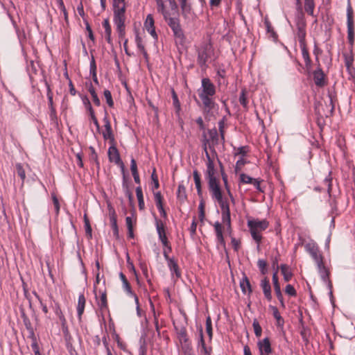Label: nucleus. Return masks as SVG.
I'll return each mask as SVG.
<instances>
[{
	"label": "nucleus",
	"mask_w": 355,
	"mask_h": 355,
	"mask_svg": "<svg viewBox=\"0 0 355 355\" xmlns=\"http://www.w3.org/2000/svg\"><path fill=\"white\" fill-rule=\"evenodd\" d=\"M216 94V87L209 78L202 79L201 87L198 89V94L202 101L205 111L209 112L217 106L213 99Z\"/></svg>",
	"instance_id": "nucleus-1"
},
{
	"label": "nucleus",
	"mask_w": 355,
	"mask_h": 355,
	"mask_svg": "<svg viewBox=\"0 0 355 355\" xmlns=\"http://www.w3.org/2000/svg\"><path fill=\"white\" fill-rule=\"evenodd\" d=\"M214 54V50L210 42H203L198 49V63L201 67H206L207 62Z\"/></svg>",
	"instance_id": "nucleus-2"
},
{
	"label": "nucleus",
	"mask_w": 355,
	"mask_h": 355,
	"mask_svg": "<svg viewBox=\"0 0 355 355\" xmlns=\"http://www.w3.org/2000/svg\"><path fill=\"white\" fill-rule=\"evenodd\" d=\"M113 10H114V22H124L125 21V2L122 1H114L113 2Z\"/></svg>",
	"instance_id": "nucleus-3"
},
{
	"label": "nucleus",
	"mask_w": 355,
	"mask_h": 355,
	"mask_svg": "<svg viewBox=\"0 0 355 355\" xmlns=\"http://www.w3.org/2000/svg\"><path fill=\"white\" fill-rule=\"evenodd\" d=\"M318 269L319 271V273L320 275V277L322 279V281L327 284V287L329 289V295L331 297L333 296L332 293V283L329 280V270L325 267L323 262L321 263L317 264Z\"/></svg>",
	"instance_id": "nucleus-4"
},
{
	"label": "nucleus",
	"mask_w": 355,
	"mask_h": 355,
	"mask_svg": "<svg viewBox=\"0 0 355 355\" xmlns=\"http://www.w3.org/2000/svg\"><path fill=\"white\" fill-rule=\"evenodd\" d=\"M171 28L173 35L175 38V42L177 44L184 45L185 43L186 37L184 36L183 30L180 26V24H168Z\"/></svg>",
	"instance_id": "nucleus-5"
},
{
	"label": "nucleus",
	"mask_w": 355,
	"mask_h": 355,
	"mask_svg": "<svg viewBox=\"0 0 355 355\" xmlns=\"http://www.w3.org/2000/svg\"><path fill=\"white\" fill-rule=\"evenodd\" d=\"M269 223L266 220L253 219L248 221L249 229H254L256 231H263L268 227Z\"/></svg>",
	"instance_id": "nucleus-6"
},
{
	"label": "nucleus",
	"mask_w": 355,
	"mask_h": 355,
	"mask_svg": "<svg viewBox=\"0 0 355 355\" xmlns=\"http://www.w3.org/2000/svg\"><path fill=\"white\" fill-rule=\"evenodd\" d=\"M208 134H209V136L210 138L209 139L210 140V141L211 143V144H209V149H210L211 152L212 153L213 155L217 157V153L214 148V146L216 145H218L219 143V136H218V131H217L216 128H214L209 130Z\"/></svg>",
	"instance_id": "nucleus-7"
},
{
	"label": "nucleus",
	"mask_w": 355,
	"mask_h": 355,
	"mask_svg": "<svg viewBox=\"0 0 355 355\" xmlns=\"http://www.w3.org/2000/svg\"><path fill=\"white\" fill-rule=\"evenodd\" d=\"M272 283H273V286H274V290H275V294L277 295V299L279 300L280 304H281V306L282 307H285V304H284V298H283V295H282V291H281V287H280V284H279V278H278V276H277V271H275V272H273L272 274Z\"/></svg>",
	"instance_id": "nucleus-8"
},
{
	"label": "nucleus",
	"mask_w": 355,
	"mask_h": 355,
	"mask_svg": "<svg viewBox=\"0 0 355 355\" xmlns=\"http://www.w3.org/2000/svg\"><path fill=\"white\" fill-rule=\"evenodd\" d=\"M103 122L105 123V130L103 132V137L105 140H110L111 143H114V137L112 130L111 124L110 120L107 116V113H105V116L103 118Z\"/></svg>",
	"instance_id": "nucleus-9"
},
{
	"label": "nucleus",
	"mask_w": 355,
	"mask_h": 355,
	"mask_svg": "<svg viewBox=\"0 0 355 355\" xmlns=\"http://www.w3.org/2000/svg\"><path fill=\"white\" fill-rule=\"evenodd\" d=\"M306 249L314 259L316 265L323 262L322 257L319 253V250L317 246L311 244H307L306 245Z\"/></svg>",
	"instance_id": "nucleus-10"
},
{
	"label": "nucleus",
	"mask_w": 355,
	"mask_h": 355,
	"mask_svg": "<svg viewBox=\"0 0 355 355\" xmlns=\"http://www.w3.org/2000/svg\"><path fill=\"white\" fill-rule=\"evenodd\" d=\"M257 345L260 355H264V353L268 355L272 352V347L268 338H265L262 340L259 341Z\"/></svg>",
	"instance_id": "nucleus-11"
},
{
	"label": "nucleus",
	"mask_w": 355,
	"mask_h": 355,
	"mask_svg": "<svg viewBox=\"0 0 355 355\" xmlns=\"http://www.w3.org/2000/svg\"><path fill=\"white\" fill-rule=\"evenodd\" d=\"M83 101L84 105L86 107V109L88 110L91 119L94 122V125L96 126L98 131H99V130H100L99 123H98V120L95 116L94 110L92 107V105H91V103H90L89 98L87 96H84V98H83Z\"/></svg>",
	"instance_id": "nucleus-12"
},
{
	"label": "nucleus",
	"mask_w": 355,
	"mask_h": 355,
	"mask_svg": "<svg viewBox=\"0 0 355 355\" xmlns=\"http://www.w3.org/2000/svg\"><path fill=\"white\" fill-rule=\"evenodd\" d=\"M261 287L265 297L270 301L272 300L271 286L268 277L263 278L261 282Z\"/></svg>",
	"instance_id": "nucleus-13"
},
{
	"label": "nucleus",
	"mask_w": 355,
	"mask_h": 355,
	"mask_svg": "<svg viewBox=\"0 0 355 355\" xmlns=\"http://www.w3.org/2000/svg\"><path fill=\"white\" fill-rule=\"evenodd\" d=\"M110 223L112 225V228L113 230L114 236L118 239L119 238V227L117 225V220L116 213L114 209L110 208L109 210Z\"/></svg>",
	"instance_id": "nucleus-14"
},
{
	"label": "nucleus",
	"mask_w": 355,
	"mask_h": 355,
	"mask_svg": "<svg viewBox=\"0 0 355 355\" xmlns=\"http://www.w3.org/2000/svg\"><path fill=\"white\" fill-rule=\"evenodd\" d=\"M313 80L318 87H323L325 85L324 74L320 68L313 71Z\"/></svg>",
	"instance_id": "nucleus-15"
},
{
	"label": "nucleus",
	"mask_w": 355,
	"mask_h": 355,
	"mask_svg": "<svg viewBox=\"0 0 355 355\" xmlns=\"http://www.w3.org/2000/svg\"><path fill=\"white\" fill-rule=\"evenodd\" d=\"M297 37L300 42V46H303L306 44L305 37H306V30H305V24H298L297 31Z\"/></svg>",
	"instance_id": "nucleus-16"
},
{
	"label": "nucleus",
	"mask_w": 355,
	"mask_h": 355,
	"mask_svg": "<svg viewBox=\"0 0 355 355\" xmlns=\"http://www.w3.org/2000/svg\"><path fill=\"white\" fill-rule=\"evenodd\" d=\"M243 277L240 282V287L243 294H246L247 292L250 295L252 292V287L248 277L245 273L243 274Z\"/></svg>",
	"instance_id": "nucleus-17"
},
{
	"label": "nucleus",
	"mask_w": 355,
	"mask_h": 355,
	"mask_svg": "<svg viewBox=\"0 0 355 355\" xmlns=\"http://www.w3.org/2000/svg\"><path fill=\"white\" fill-rule=\"evenodd\" d=\"M85 297L83 294H80L78 297V302L77 306V313L79 320H81L82 315L84 312L85 306Z\"/></svg>",
	"instance_id": "nucleus-18"
},
{
	"label": "nucleus",
	"mask_w": 355,
	"mask_h": 355,
	"mask_svg": "<svg viewBox=\"0 0 355 355\" xmlns=\"http://www.w3.org/2000/svg\"><path fill=\"white\" fill-rule=\"evenodd\" d=\"M168 266L172 274H175L177 278L181 277V272L179 269V266L175 259L173 258L167 261Z\"/></svg>",
	"instance_id": "nucleus-19"
},
{
	"label": "nucleus",
	"mask_w": 355,
	"mask_h": 355,
	"mask_svg": "<svg viewBox=\"0 0 355 355\" xmlns=\"http://www.w3.org/2000/svg\"><path fill=\"white\" fill-rule=\"evenodd\" d=\"M193 179L196 184V187L197 189L198 196L199 198H202V186H201V180H200V175L198 171L195 170L193 173Z\"/></svg>",
	"instance_id": "nucleus-20"
},
{
	"label": "nucleus",
	"mask_w": 355,
	"mask_h": 355,
	"mask_svg": "<svg viewBox=\"0 0 355 355\" xmlns=\"http://www.w3.org/2000/svg\"><path fill=\"white\" fill-rule=\"evenodd\" d=\"M21 312V316L23 319L24 324L26 328V329L28 331L29 334H33V328L32 327V324L31 322V320L26 315V314L24 312V310L23 309H20Z\"/></svg>",
	"instance_id": "nucleus-21"
},
{
	"label": "nucleus",
	"mask_w": 355,
	"mask_h": 355,
	"mask_svg": "<svg viewBox=\"0 0 355 355\" xmlns=\"http://www.w3.org/2000/svg\"><path fill=\"white\" fill-rule=\"evenodd\" d=\"M177 198L180 202H184L187 198L186 188L182 184H180L178 186Z\"/></svg>",
	"instance_id": "nucleus-22"
},
{
	"label": "nucleus",
	"mask_w": 355,
	"mask_h": 355,
	"mask_svg": "<svg viewBox=\"0 0 355 355\" xmlns=\"http://www.w3.org/2000/svg\"><path fill=\"white\" fill-rule=\"evenodd\" d=\"M281 272L284 276L285 282H289L293 276L292 272L289 270V266L286 264H282L280 266Z\"/></svg>",
	"instance_id": "nucleus-23"
},
{
	"label": "nucleus",
	"mask_w": 355,
	"mask_h": 355,
	"mask_svg": "<svg viewBox=\"0 0 355 355\" xmlns=\"http://www.w3.org/2000/svg\"><path fill=\"white\" fill-rule=\"evenodd\" d=\"M119 277H120L121 280L123 282V287L124 290L127 292L128 294L133 295V292L132 291L131 286H130L129 282L128 281L126 277L125 276V275L123 272H120Z\"/></svg>",
	"instance_id": "nucleus-24"
},
{
	"label": "nucleus",
	"mask_w": 355,
	"mask_h": 355,
	"mask_svg": "<svg viewBox=\"0 0 355 355\" xmlns=\"http://www.w3.org/2000/svg\"><path fill=\"white\" fill-rule=\"evenodd\" d=\"M347 38L349 43L353 45L354 42V24H347Z\"/></svg>",
	"instance_id": "nucleus-25"
},
{
	"label": "nucleus",
	"mask_w": 355,
	"mask_h": 355,
	"mask_svg": "<svg viewBox=\"0 0 355 355\" xmlns=\"http://www.w3.org/2000/svg\"><path fill=\"white\" fill-rule=\"evenodd\" d=\"M208 181L209 189L210 191L220 188L219 182L216 177L206 178Z\"/></svg>",
	"instance_id": "nucleus-26"
},
{
	"label": "nucleus",
	"mask_w": 355,
	"mask_h": 355,
	"mask_svg": "<svg viewBox=\"0 0 355 355\" xmlns=\"http://www.w3.org/2000/svg\"><path fill=\"white\" fill-rule=\"evenodd\" d=\"M116 153L118 154V155H120L118 149L114 146H112L109 148L107 153L109 160L110 162H114V160H116V155L115 154Z\"/></svg>",
	"instance_id": "nucleus-27"
},
{
	"label": "nucleus",
	"mask_w": 355,
	"mask_h": 355,
	"mask_svg": "<svg viewBox=\"0 0 355 355\" xmlns=\"http://www.w3.org/2000/svg\"><path fill=\"white\" fill-rule=\"evenodd\" d=\"M216 169L214 168V164L207 163V170L205 172V178L216 177Z\"/></svg>",
	"instance_id": "nucleus-28"
},
{
	"label": "nucleus",
	"mask_w": 355,
	"mask_h": 355,
	"mask_svg": "<svg viewBox=\"0 0 355 355\" xmlns=\"http://www.w3.org/2000/svg\"><path fill=\"white\" fill-rule=\"evenodd\" d=\"M154 24H144V29L146 30L153 36V37L157 40V35L156 33Z\"/></svg>",
	"instance_id": "nucleus-29"
},
{
	"label": "nucleus",
	"mask_w": 355,
	"mask_h": 355,
	"mask_svg": "<svg viewBox=\"0 0 355 355\" xmlns=\"http://www.w3.org/2000/svg\"><path fill=\"white\" fill-rule=\"evenodd\" d=\"M122 185H123V188L124 189L125 196L128 198L130 204H132V202H133V196H132V192L128 189V184L126 182V177L125 175H124V181H123Z\"/></svg>",
	"instance_id": "nucleus-30"
},
{
	"label": "nucleus",
	"mask_w": 355,
	"mask_h": 355,
	"mask_svg": "<svg viewBox=\"0 0 355 355\" xmlns=\"http://www.w3.org/2000/svg\"><path fill=\"white\" fill-rule=\"evenodd\" d=\"M222 211V216L230 214V205L227 200H223L218 202Z\"/></svg>",
	"instance_id": "nucleus-31"
},
{
	"label": "nucleus",
	"mask_w": 355,
	"mask_h": 355,
	"mask_svg": "<svg viewBox=\"0 0 355 355\" xmlns=\"http://www.w3.org/2000/svg\"><path fill=\"white\" fill-rule=\"evenodd\" d=\"M266 28L267 30V33L269 34V37H271L274 42H277L278 35L274 31V28L271 26V24H266Z\"/></svg>",
	"instance_id": "nucleus-32"
},
{
	"label": "nucleus",
	"mask_w": 355,
	"mask_h": 355,
	"mask_svg": "<svg viewBox=\"0 0 355 355\" xmlns=\"http://www.w3.org/2000/svg\"><path fill=\"white\" fill-rule=\"evenodd\" d=\"M304 8L307 14L313 15L314 10L313 0H305Z\"/></svg>",
	"instance_id": "nucleus-33"
},
{
	"label": "nucleus",
	"mask_w": 355,
	"mask_h": 355,
	"mask_svg": "<svg viewBox=\"0 0 355 355\" xmlns=\"http://www.w3.org/2000/svg\"><path fill=\"white\" fill-rule=\"evenodd\" d=\"M300 47L302 49V56L304 60L306 65L307 67L310 66L311 63V60L309 57V51L306 47V44L304 46H300Z\"/></svg>",
	"instance_id": "nucleus-34"
},
{
	"label": "nucleus",
	"mask_w": 355,
	"mask_h": 355,
	"mask_svg": "<svg viewBox=\"0 0 355 355\" xmlns=\"http://www.w3.org/2000/svg\"><path fill=\"white\" fill-rule=\"evenodd\" d=\"M89 92L92 97L94 104L97 106H100V105H101L100 99L98 98V97L96 93L95 89L94 88V87L92 86V84L90 85V86L89 87Z\"/></svg>",
	"instance_id": "nucleus-35"
},
{
	"label": "nucleus",
	"mask_w": 355,
	"mask_h": 355,
	"mask_svg": "<svg viewBox=\"0 0 355 355\" xmlns=\"http://www.w3.org/2000/svg\"><path fill=\"white\" fill-rule=\"evenodd\" d=\"M98 306L101 310L107 309V295L105 291L101 293Z\"/></svg>",
	"instance_id": "nucleus-36"
},
{
	"label": "nucleus",
	"mask_w": 355,
	"mask_h": 355,
	"mask_svg": "<svg viewBox=\"0 0 355 355\" xmlns=\"http://www.w3.org/2000/svg\"><path fill=\"white\" fill-rule=\"evenodd\" d=\"M84 222H85L86 235L88 236L89 239H91L92 236V227L89 223V220L86 214L84 216Z\"/></svg>",
	"instance_id": "nucleus-37"
},
{
	"label": "nucleus",
	"mask_w": 355,
	"mask_h": 355,
	"mask_svg": "<svg viewBox=\"0 0 355 355\" xmlns=\"http://www.w3.org/2000/svg\"><path fill=\"white\" fill-rule=\"evenodd\" d=\"M104 28H105V38L107 42L112 44V38H111V33H112V28L110 26V24H103Z\"/></svg>",
	"instance_id": "nucleus-38"
},
{
	"label": "nucleus",
	"mask_w": 355,
	"mask_h": 355,
	"mask_svg": "<svg viewBox=\"0 0 355 355\" xmlns=\"http://www.w3.org/2000/svg\"><path fill=\"white\" fill-rule=\"evenodd\" d=\"M257 266L261 271V273L265 275L268 272L267 263L265 260L259 259L257 261Z\"/></svg>",
	"instance_id": "nucleus-39"
},
{
	"label": "nucleus",
	"mask_w": 355,
	"mask_h": 355,
	"mask_svg": "<svg viewBox=\"0 0 355 355\" xmlns=\"http://www.w3.org/2000/svg\"><path fill=\"white\" fill-rule=\"evenodd\" d=\"M172 98H173V103L175 108L176 109V112H179L180 110V103L178 100V95L176 94L175 90L172 89Z\"/></svg>",
	"instance_id": "nucleus-40"
},
{
	"label": "nucleus",
	"mask_w": 355,
	"mask_h": 355,
	"mask_svg": "<svg viewBox=\"0 0 355 355\" xmlns=\"http://www.w3.org/2000/svg\"><path fill=\"white\" fill-rule=\"evenodd\" d=\"M239 103L241 105L245 107H248V100L246 97V90L245 89H242L240 96H239Z\"/></svg>",
	"instance_id": "nucleus-41"
},
{
	"label": "nucleus",
	"mask_w": 355,
	"mask_h": 355,
	"mask_svg": "<svg viewBox=\"0 0 355 355\" xmlns=\"http://www.w3.org/2000/svg\"><path fill=\"white\" fill-rule=\"evenodd\" d=\"M252 326L254 328L255 336L259 338L261 336L262 329L257 319H254L253 320Z\"/></svg>",
	"instance_id": "nucleus-42"
},
{
	"label": "nucleus",
	"mask_w": 355,
	"mask_h": 355,
	"mask_svg": "<svg viewBox=\"0 0 355 355\" xmlns=\"http://www.w3.org/2000/svg\"><path fill=\"white\" fill-rule=\"evenodd\" d=\"M347 22H354L353 19V9L350 3V0H348L347 8Z\"/></svg>",
	"instance_id": "nucleus-43"
},
{
	"label": "nucleus",
	"mask_w": 355,
	"mask_h": 355,
	"mask_svg": "<svg viewBox=\"0 0 355 355\" xmlns=\"http://www.w3.org/2000/svg\"><path fill=\"white\" fill-rule=\"evenodd\" d=\"M250 234L252 235V239L257 243L258 247L259 246V243L261 241L262 236L259 234V231H256L254 229H250Z\"/></svg>",
	"instance_id": "nucleus-44"
},
{
	"label": "nucleus",
	"mask_w": 355,
	"mask_h": 355,
	"mask_svg": "<svg viewBox=\"0 0 355 355\" xmlns=\"http://www.w3.org/2000/svg\"><path fill=\"white\" fill-rule=\"evenodd\" d=\"M206 331L209 337V339H211L213 333H212V324H211V320L210 316H208L206 318Z\"/></svg>",
	"instance_id": "nucleus-45"
},
{
	"label": "nucleus",
	"mask_w": 355,
	"mask_h": 355,
	"mask_svg": "<svg viewBox=\"0 0 355 355\" xmlns=\"http://www.w3.org/2000/svg\"><path fill=\"white\" fill-rule=\"evenodd\" d=\"M103 95L106 99L107 105L111 107H113L114 101L112 97L111 92L108 89H105L103 92Z\"/></svg>",
	"instance_id": "nucleus-46"
},
{
	"label": "nucleus",
	"mask_w": 355,
	"mask_h": 355,
	"mask_svg": "<svg viewBox=\"0 0 355 355\" xmlns=\"http://www.w3.org/2000/svg\"><path fill=\"white\" fill-rule=\"evenodd\" d=\"M117 33L120 39H123L125 34V24H117Z\"/></svg>",
	"instance_id": "nucleus-47"
},
{
	"label": "nucleus",
	"mask_w": 355,
	"mask_h": 355,
	"mask_svg": "<svg viewBox=\"0 0 355 355\" xmlns=\"http://www.w3.org/2000/svg\"><path fill=\"white\" fill-rule=\"evenodd\" d=\"M16 171H17V175L20 177L22 182H24L26 178V173H25V171L21 164H16Z\"/></svg>",
	"instance_id": "nucleus-48"
},
{
	"label": "nucleus",
	"mask_w": 355,
	"mask_h": 355,
	"mask_svg": "<svg viewBox=\"0 0 355 355\" xmlns=\"http://www.w3.org/2000/svg\"><path fill=\"white\" fill-rule=\"evenodd\" d=\"M212 192V197L216 198L218 202H220L221 200H224L223 198V194L220 188L214 189L211 191Z\"/></svg>",
	"instance_id": "nucleus-49"
},
{
	"label": "nucleus",
	"mask_w": 355,
	"mask_h": 355,
	"mask_svg": "<svg viewBox=\"0 0 355 355\" xmlns=\"http://www.w3.org/2000/svg\"><path fill=\"white\" fill-rule=\"evenodd\" d=\"M225 120V117H223L218 122V130L220 132V137H223V142L225 141V130H224Z\"/></svg>",
	"instance_id": "nucleus-50"
},
{
	"label": "nucleus",
	"mask_w": 355,
	"mask_h": 355,
	"mask_svg": "<svg viewBox=\"0 0 355 355\" xmlns=\"http://www.w3.org/2000/svg\"><path fill=\"white\" fill-rule=\"evenodd\" d=\"M214 227L216 238L223 236V227H222V225L220 224V223H219L218 221H216L214 223Z\"/></svg>",
	"instance_id": "nucleus-51"
},
{
	"label": "nucleus",
	"mask_w": 355,
	"mask_h": 355,
	"mask_svg": "<svg viewBox=\"0 0 355 355\" xmlns=\"http://www.w3.org/2000/svg\"><path fill=\"white\" fill-rule=\"evenodd\" d=\"M222 221L224 224L227 225V230L228 232L231 231V217L230 214H226L222 216Z\"/></svg>",
	"instance_id": "nucleus-52"
},
{
	"label": "nucleus",
	"mask_w": 355,
	"mask_h": 355,
	"mask_svg": "<svg viewBox=\"0 0 355 355\" xmlns=\"http://www.w3.org/2000/svg\"><path fill=\"white\" fill-rule=\"evenodd\" d=\"M135 34H136V38H135V40H136V43H137V48H138L140 51L144 50L145 48H144V45H143V44H142L141 38V37L139 35L138 31H137V27H136V26L135 27Z\"/></svg>",
	"instance_id": "nucleus-53"
},
{
	"label": "nucleus",
	"mask_w": 355,
	"mask_h": 355,
	"mask_svg": "<svg viewBox=\"0 0 355 355\" xmlns=\"http://www.w3.org/2000/svg\"><path fill=\"white\" fill-rule=\"evenodd\" d=\"M254 179V178H252L245 173H241L240 175V182L243 184H251L252 183Z\"/></svg>",
	"instance_id": "nucleus-54"
},
{
	"label": "nucleus",
	"mask_w": 355,
	"mask_h": 355,
	"mask_svg": "<svg viewBox=\"0 0 355 355\" xmlns=\"http://www.w3.org/2000/svg\"><path fill=\"white\" fill-rule=\"evenodd\" d=\"M156 228L158 236L165 234L164 225L160 220L156 219Z\"/></svg>",
	"instance_id": "nucleus-55"
},
{
	"label": "nucleus",
	"mask_w": 355,
	"mask_h": 355,
	"mask_svg": "<svg viewBox=\"0 0 355 355\" xmlns=\"http://www.w3.org/2000/svg\"><path fill=\"white\" fill-rule=\"evenodd\" d=\"M115 154L116 155V160H114V163L120 166L122 173H123V181H124V175L125 176V166L120 157V155H118V154L116 153Z\"/></svg>",
	"instance_id": "nucleus-56"
},
{
	"label": "nucleus",
	"mask_w": 355,
	"mask_h": 355,
	"mask_svg": "<svg viewBox=\"0 0 355 355\" xmlns=\"http://www.w3.org/2000/svg\"><path fill=\"white\" fill-rule=\"evenodd\" d=\"M159 239H160L163 245L168 248V251H171V247L169 245V242L168 241V239L166 236V234H163L161 236H159Z\"/></svg>",
	"instance_id": "nucleus-57"
},
{
	"label": "nucleus",
	"mask_w": 355,
	"mask_h": 355,
	"mask_svg": "<svg viewBox=\"0 0 355 355\" xmlns=\"http://www.w3.org/2000/svg\"><path fill=\"white\" fill-rule=\"evenodd\" d=\"M154 196H155V201L157 207L163 205V202H162L163 198H162L161 193L159 191L156 192L154 193Z\"/></svg>",
	"instance_id": "nucleus-58"
},
{
	"label": "nucleus",
	"mask_w": 355,
	"mask_h": 355,
	"mask_svg": "<svg viewBox=\"0 0 355 355\" xmlns=\"http://www.w3.org/2000/svg\"><path fill=\"white\" fill-rule=\"evenodd\" d=\"M182 12L184 14L189 12L190 6L187 4V0H179Z\"/></svg>",
	"instance_id": "nucleus-59"
},
{
	"label": "nucleus",
	"mask_w": 355,
	"mask_h": 355,
	"mask_svg": "<svg viewBox=\"0 0 355 355\" xmlns=\"http://www.w3.org/2000/svg\"><path fill=\"white\" fill-rule=\"evenodd\" d=\"M285 292L286 294H288V295L290 296H296L297 295V293H296V291L295 289L294 288V287L291 285V284H288L286 286V288H285Z\"/></svg>",
	"instance_id": "nucleus-60"
},
{
	"label": "nucleus",
	"mask_w": 355,
	"mask_h": 355,
	"mask_svg": "<svg viewBox=\"0 0 355 355\" xmlns=\"http://www.w3.org/2000/svg\"><path fill=\"white\" fill-rule=\"evenodd\" d=\"M179 338L181 342L187 343L189 341V338L187 337V331L184 329H182L179 334Z\"/></svg>",
	"instance_id": "nucleus-61"
},
{
	"label": "nucleus",
	"mask_w": 355,
	"mask_h": 355,
	"mask_svg": "<svg viewBox=\"0 0 355 355\" xmlns=\"http://www.w3.org/2000/svg\"><path fill=\"white\" fill-rule=\"evenodd\" d=\"M89 150H91V155H90V159L94 160L96 162V164L97 165V167H99V162L98 161V155L95 151V149L91 146L89 147Z\"/></svg>",
	"instance_id": "nucleus-62"
},
{
	"label": "nucleus",
	"mask_w": 355,
	"mask_h": 355,
	"mask_svg": "<svg viewBox=\"0 0 355 355\" xmlns=\"http://www.w3.org/2000/svg\"><path fill=\"white\" fill-rule=\"evenodd\" d=\"M269 308L272 310V315L274 318L276 319V320H279L282 316L278 311V309L272 305H270Z\"/></svg>",
	"instance_id": "nucleus-63"
},
{
	"label": "nucleus",
	"mask_w": 355,
	"mask_h": 355,
	"mask_svg": "<svg viewBox=\"0 0 355 355\" xmlns=\"http://www.w3.org/2000/svg\"><path fill=\"white\" fill-rule=\"evenodd\" d=\"M141 341L142 343L139 347V355H145L147 351L146 344L144 339L141 338L140 342L141 343Z\"/></svg>",
	"instance_id": "nucleus-64"
}]
</instances>
